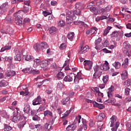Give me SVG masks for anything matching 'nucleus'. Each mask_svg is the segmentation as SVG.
<instances>
[{
    "label": "nucleus",
    "mask_w": 131,
    "mask_h": 131,
    "mask_svg": "<svg viewBox=\"0 0 131 131\" xmlns=\"http://www.w3.org/2000/svg\"><path fill=\"white\" fill-rule=\"evenodd\" d=\"M33 48L35 51H43L47 49H49V45L46 42H42L39 44H35Z\"/></svg>",
    "instance_id": "f257e3e1"
},
{
    "label": "nucleus",
    "mask_w": 131,
    "mask_h": 131,
    "mask_svg": "<svg viewBox=\"0 0 131 131\" xmlns=\"http://www.w3.org/2000/svg\"><path fill=\"white\" fill-rule=\"evenodd\" d=\"M73 19H75L74 13L72 11H70L67 14L66 23L67 24H71L73 22Z\"/></svg>",
    "instance_id": "f03ea898"
},
{
    "label": "nucleus",
    "mask_w": 131,
    "mask_h": 131,
    "mask_svg": "<svg viewBox=\"0 0 131 131\" xmlns=\"http://www.w3.org/2000/svg\"><path fill=\"white\" fill-rule=\"evenodd\" d=\"M94 70L95 73L93 75V78L94 79H97V78H100L101 77V75H102V72L100 71L99 69V67L98 66H96L94 67Z\"/></svg>",
    "instance_id": "7ed1b4c3"
},
{
    "label": "nucleus",
    "mask_w": 131,
    "mask_h": 131,
    "mask_svg": "<svg viewBox=\"0 0 131 131\" xmlns=\"http://www.w3.org/2000/svg\"><path fill=\"white\" fill-rule=\"evenodd\" d=\"M17 113L18 112H14L13 113L12 120L13 122H17V121H19V120H21L22 119V116L20 115V114Z\"/></svg>",
    "instance_id": "20e7f679"
},
{
    "label": "nucleus",
    "mask_w": 131,
    "mask_h": 131,
    "mask_svg": "<svg viewBox=\"0 0 131 131\" xmlns=\"http://www.w3.org/2000/svg\"><path fill=\"white\" fill-rule=\"evenodd\" d=\"M83 64L86 70H91L93 67V61L91 60H85L83 62Z\"/></svg>",
    "instance_id": "39448f33"
},
{
    "label": "nucleus",
    "mask_w": 131,
    "mask_h": 131,
    "mask_svg": "<svg viewBox=\"0 0 131 131\" xmlns=\"http://www.w3.org/2000/svg\"><path fill=\"white\" fill-rule=\"evenodd\" d=\"M44 116H50V118L52 119V121H54L56 119V116L53 115V113L49 110L44 111L43 112Z\"/></svg>",
    "instance_id": "423d86ee"
},
{
    "label": "nucleus",
    "mask_w": 131,
    "mask_h": 131,
    "mask_svg": "<svg viewBox=\"0 0 131 131\" xmlns=\"http://www.w3.org/2000/svg\"><path fill=\"white\" fill-rule=\"evenodd\" d=\"M12 49V42H9L5 47H3L0 52L2 53L5 51H9Z\"/></svg>",
    "instance_id": "0eeeda50"
},
{
    "label": "nucleus",
    "mask_w": 131,
    "mask_h": 131,
    "mask_svg": "<svg viewBox=\"0 0 131 131\" xmlns=\"http://www.w3.org/2000/svg\"><path fill=\"white\" fill-rule=\"evenodd\" d=\"M120 36V32L115 31L111 34V37L114 39H117Z\"/></svg>",
    "instance_id": "6e6552de"
},
{
    "label": "nucleus",
    "mask_w": 131,
    "mask_h": 131,
    "mask_svg": "<svg viewBox=\"0 0 131 131\" xmlns=\"http://www.w3.org/2000/svg\"><path fill=\"white\" fill-rule=\"evenodd\" d=\"M61 103L62 105L69 106L70 105V97H67L66 98L62 99Z\"/></svg>",
    "instance_id": "1a4fd4ad"
},
{
    "label": "nucleus",
    "mask_w": 131,
    "mask_h": 131,
    "mask_svg": "<svg viewBox=\"0 0 131 131\" xmlns=\"http://www.w3.org/2000/svg\"><path fill=\"white\" fill-rule=\"evenodd\" d=\"M116 119L117 117L116 116H113L111 118H110V121L109 122L110 126L111 127H113L115 125L114 124L116 122Z\"/></svg>",
    "instance_id": "9d476101"
},
{
    "label": "nucleus",
    "mask_w": 131,
    "mask_h": 131,
    "mask_svg": "<svg viewBox=\"0 0 131 131\" xmlns=\"http://www.w3.org/2000/svg\"><path fill=\"white\" fill-rule=\"evenodd\" d=\"M40 103H41V97L39 96L37 97V98L33 100L32 104L34 106H35L36 105H39V104H40Z\"/></svg>",
    "instance_id": "9b49d317"
},
{
    "label": "nucleus",
    "mask_w": 131,
    "mask_h": 131,
    "mask_svg": "<svg viewBox=\"0 0 131 131\" xmlns=\"http://www.w3.org/2000/svg\"><path fill=\"white\" fill-rule=\"evenodd\" d=\"M76 127H77V126L76 124L72 123L71 125H69L67 128V130L68 131H73L75 130L76 129Z\"/></svg>",
    "instance_id": "f8f14e48"
},
{
    "label": "nucleus",
    "mask_w": 131,
    "mask_h": 131,
    "mask_svg": "<svg viewBox=\"0 0 131 131\" xmlns=\"http://www.w3.org/2000/svg\"><path fill=\"white\" fill-rule=\"evenodd\" d=\"M88 50H89V46H85L84 47H81V49L79 51V53L81 55V54H85L86 52H88Z\"/></svg>",
    "instance_id": "ddd939ff"
},
{
    "label": "nucleus",
    "mask_w": 131,
    "mask_h": 131,
    "mask_svg": "<svg viewBox=\"0 0 131 131\" xmlns=\"http://www.w3.org/2000/svg\"><path fill=\"white\" fill-rule=\"evenodd\" d=\"M101 41H102V38H98L97 40H96L95 42V45L96 46L95 49L96 50H99L100 49V43H101Z\"/></svg>",
    "instance_id": "4468645a"
},
{
    "label": "nucleus",
    "mask_w": 131,
    "mask_h": 131,
    "mask_svg": "<svg viewBox=\"0 0 131 131\" xmlns=\"http://www.w3.org/2000/svg\"><path fill=\"white\" fill-rule=\"evenodd\" d=\"M87 9H90V10L91 12H93L95 15L98 14V9L95 7H93V6H87Z\"/></svg>",
    "instance_id": "2eb2a0df"
},
{
    "label": "nucleus",
    "mask_w": 131,
    "mask_h": 131,
    "mask_svg": "<svg viewBox=\"0 0 131 131\" xmlns=\"http://www.w3.org/2000/svg\"><path fill=\"white\" fill-rule=\"evenodd\" d=\"M123 47L124 49H125L126 52L128 53V51H129V49H131V46L127 43V42H124L123 43Z\"/></svg>",
    "instance_id": "dca6fc26"
},
{
    "label": "nucleus",
    "mask_w": 131,
    "mask_h": 131,
    "mask_svg": "<svg viewBox=\"0 0 131 131\" xmlns=\"http://www.w3.org/2000/svg\"><path fill=\"white\" fill-rule=\"evenodd\" d=\"M24 112H25V113H27V114H28V113L30 112V105H29L28 103H26V104H25Z\"/></svg>",
    "instance_id": "f3484780"
},
{
    "label": "nucleus",
    "mask_w": 131,
    "mask_h": 131,
    "mask_svg": "<svg viewBox=\"0 0 131 131\" xmlns=\"http://www.w3.org/2000/svg\"><path fill=\"white\" fill-rule=\"evenodd\" d=\"M6 75L8 76V77L14 76V75H16V72L11 70L8 71L6 72Z\"/></svg>",
    "instance_id": "a211bd4d"
},
{
    "label": "nucleus",
    "mask_w": 131,
    "mask_h": 131,
    "mask_svg": "<svg viewBox=\"0 0 131 131\" xmlns=\"http://www.w3.org/2000/svg\"><path fill=\"white\" fill-rule=\"evenodd\" d=\"M6 32L7 34H13V33H14V29L9 26H8L6 27Z\"/></svg>",
    "instance_id": "6ab92c4d"
},
{
    "label": "nucleus",
    "mask_w": 131,
    "mask_h": 131,
    "mask_svg": "<svg viewBox=\"0 0 131 131\" xmlns=\"http://www.w3.org/2000/svg\"><path fill=\"white\" fill-rule=\"evenodd\" d=\"M58 31V29H56V27H51L49 31V32L50 33V34H55V33H56V32Z\"/></svg>",
    "instance_id": "aec40b11"
},
{
    "label": "nucleus",
    "mask_w": 131,
    "mask_h": 131,
    "mask_svg": "<svg viewBox=\"0 0 131 131\" xmlns=\"http://www.w3.org/2000/svg\"><path fill=\"white\" fill-rule=\"evenodd\" d=\"M80 119H81V116L79 115L76 117V119L74 120V122H73V124H79V123H80Z\"/></svg>",
    "instance_id": "412c9836"
},
{
    "label": "nucleus",
    "mask_w": 131,
    "mask_h": 131,
    "mask_svg": "<svg viewBox=\"0 0 131 131\" xmlns=\"http://www.w3.org/2000/svg\"><path fill=\"white\" fill-rule=\"evenodd\" d=\"M105 114L101 113L97 116V120H98V121H102V120H104V119L105 118Z\"/></svg>",
    "instance_id": "4be33fe9"
},
{
    "label": "nucleus",
    "mask_w": 131,
    "mask_h": 131,
    "mask_svg": "<svg viewBox=\"0 0 131 131\" xmlns=\"http://www.w3.org/2000/svg\"><path fill=\"white\" fill-rule=\"evenodd\" d=\"M93 105L94 107H98L99 109H104V108H105V106H104V105L102 104H99L97 102H94Z\"/></svg>",
    "instance_id": "5701e85b"
},
{
    "label": "nucleus",
    "mask_w": 131,
    "mask_h": 131,
    "mask_svg": "<svg viewBox=\"0 0 131 131\" xmlns=\"http://www.w3.org/2000/svg\"><path fill=\"white\" fill-rule=\"evenodd\" d=\"M74 35H75L74 32H69L67 35L68 39L72 41L73 38H74Z\"/></svg>",
    "instance_id": "b1692460"
},
{
    "label": "nucleus",
    "mask_w": 131,
    "mask_h": 131,
    "mask_svg": "<svg viewBox=\"0 0 131 131\" xmlns=\"http://www.w3.org/2000/svg\"><path fill=\"white\" fill-rule=\"evenodd\" d=\"M13 23V20H12V16H8L5 18V23L7 24H11Z\"/></svg>",
    "instance_id": "393cba45"
},
{
    "label": "nucleus",
    "mask_w": 131,
    "mask_h": 131,
    "mask_svg": "<svg viewBox=\"0 0 131 131\" xmlns=\"http://www.w3.org/2000/svg\"><path fill=\"white\" fill-rule=\"evenodd\" d=\"M20 95L22 96H28V95H29V92H28V89L20 90Z\"/></svg>",
    "instance_id": "a878e982"
},
{
    "label": "nucleus",
    "mask_w": 131,
    "mask_h": 131,
    "mask_svg": "<svg viewBox=\"0 0 131 131\" xmlns=\"http://www.w3.org/2000/svg\"><path fill=\"white\" fill-rule=\"evenodd\" d=\"M113 66L115 67L116 69H119L121 66V63H120V62L119 61H116L113 63Z\"/></svg>",
    "instance_id": "bb28decb"
},
{
    "label": "nucleus",
    "mask_w": 131,
    "mask_h": 131,
    "mask_svg": "<svg viewBox=\"0 0 131 131\" xmlns=\"http://www.w3.org/2000/svg\"><path fill=\"white\" fill-rule=\"evenodd\" d=\"M63 80L66 82H71V81H72V80H73V78H72V77H71L70 76L68 75L64 77V78H63Z\"/></svg>",
    "instance_id": "cd10ccee"
},
{
    "label": "nucleus",
    "mask_w": 131,
    "mask_h": 131,
    "mask_svg": "<svg viewBox=\"0 0 131 131\" xmlns=\"http://www.w3.org/2000/svg\"><path fill=\"white\" fill-rule=\"evenodd\" d=\"M109 69H110L109 63H108V61H105L104 64H103V71H107V70H109Z\"/></svg>",
    "instance_id": "c85d7f7f"
},
{
    "label": "nucleus",
    "mask_w": 131,
    "mask_h": 131,
    "mask_svg": "<svg viewBox=\"0 0 131 131\" xmlns=\"http://www.w3.org/2000/svg\"><path fill=\"white\" fill-rule=\"evenodd\" d=\"M121 77L122 79H127L128 76H127V71L126 70H125L123 71L122 73L121 74Z\"/></svg>",
    "instance_id": "c756f323"
},
{
    "label": "nucleus",
    "mask_w": 131,
    "mask_h": 131,
    "mask_svg": "<svg viewBox=\"0 0 131 131\" xmlns=\"http://www.w3.org/2000/svg\"><path fill=\"white\" fill-rule=\"evenodd\" d=\"M56 77L58 78V79H63L64 78V73H63L62 72H58L57 74Z\"/></svg>",
    "instance_id": "7c9ffc66"
},
{
    "label": "nucleus",
    "mask_w": 131,
    "mask_h": 131,
    "mask_svg": "<svg viewBox=\"0 0 131 131\" xmlns=\"http://www.w3.org/2000/svg\"><path fill=\"white\" fill-rule=\"evenodd\" d=\"M82 9H76L74 11H72L74 13V17H75V15H77L78 16H80L81 15V10Z\"/></svg>",
    "instance_id": "2f4dec72"
},
{
    "label": "nucleus",
    "mask_w": 131,
    "mask_h": 131,
    "mask_svg": "<svg viewBox=\"0 0 131 131\" xmlns=\"http://www.w3.org/2000/svg\"><path fill=\"white\" fill-rule=\"evenodd\" d=\"M108 80H109V76L105 75L103 76L102 81L103 82V83H104V84H106L107 82H108Z\"/></svg>",
    "instance_id": "473e14b6"
},
{
    "label": "nucleus",
    "mask_w": 131,
    "mask_h": 131,
    "mask_svg": "<svg viewBox=\"0 0 131 131\" xmlns=\"http://www.w3.org/2000/svg\"><path fill=\"white\" fill-rule=\"evenodd\" d=\"M1 8L3 9L4 11H7V9H9V5L8 3H4L1 6Z\"/></svg>",
    "instance_id": "72a5a7b5"
},
{
    "label": "nucleus",
    "mask_w": 131,
    "mask_h": 131,
    "mask_svg": "<svg viewBox=\"0 0 131 131\" xmlns=\"http://www.w3.org/2000/svg\"><path fill=\"white\" fill-rule=\"evenodd\" d=\"M119 124H120V123L119 122H116V124H115V126L113 128H111L112 131H116L117 130V128L119 127Z\"/></svg>",
    "instance_id": "f704fd0d"
},
{
    "label": "nucleus",
    "mask_w": 131,
    "mask_h": 131,
    "mask_svg": "<svg viewBox=\"0 0 131 131\" xmlns=\"http://www.w3.org/2000/svg\"><path fill=\"white\" fill-rule=\"evenodd\" d=\"M64 88V84L60 81L58 82L57 85V89L58 90H61Z\"/></svg>",
    "instance_id": "c9c22d12"
},
{
    "label": "nucleus",
    "mask_w": 131,
    "mask_h": 131,
    "mask_svg": "<svg viewBox=\"0 0 131 131\" xmlns=\"http://www.w3.org/2000/svg\"><path fill=\"white\" fill-rule=\"evenodd\" d=\"M111 29H112V27L108 26L107 27L104 31L103 33V35H107L108 33V32H110V30H111Z\"/></svg>",
    "instance_id": "e433bc0d"
},
{
    "label": "nucleus",
    "mask_w": 131,
    "mask_h": 131,
    "mask_svg": "<svg viewBox=\"0 0 131 131\" xmlns=\"http://www.w3.org/2000/svg\"><path fill=\"white\" fill-rule=\"evenodd\" d=\"M110 11H111V6H107L105 8L101 9V11L103 12V13H107L110 12Z\"/></svg>",
    "instance_id": "4c0bfd02"
},
{
    "label": "nucleus",
    "mask_w": 131,
    "mask_h": 131,
    "mask_svg": "<svg viewBox=\"0 0 131 131\" xmlns=\"http://www.w3.org/2000/svg\"><path fill=\"white\" fill-rule=\"evenodd\" d=\"M4 130L5 131L12 130V127H11V126L7 124H4Z\"/></svg>",
    "instance_id": "58836bf2"
},
{
    "label": "nucleus",
    "mask_w": 131,
    "mask_h": 131,
    "mask_svg": "<svg viewBox=\"0 0 131 131\" xmlns=\"http://www.w3.org/2000/svg\"><path fill=\"white\" fill-rule=\"evenodd\" d=\"M82 122L83 125V128L84 130H86L88 129V125H86V120L84 119H82Z\"/></svg>",
    "instance_id": "ea45409f"
},
{
    "label": "nucleus",
    "mask_w": 131,
    "mask_h": 131,
    "mask_svg": "<svg viewBox=\"0 0 131 131\" xmlns=\"http://www.w3.org/2000/svg\"><path fill=\"white\" fill-rule=\"evenodd\" d=\"M25 124H26V121H23L18 123V127H19V128H22L23 127H24Z\"/></svg>",
    "instance_id": "a19ab883"
},
{
    "label": "nucleus",
    "mask_w": 131,
    "mask_h": 131,
    "mask_svg": "<svg viewBox=\"0 0 131 131\" xmlns=\"http://www.w3.org/2000/svg\"><path fill=\"white\" fill-rule=\"evenodd\" d=\"M8 85V82L6 81H2L0 82V88H3Z\"/></svg>",
    "instance_id": "79ce46f5"
},
{
    "label": "nucleus",
    "mask_w": 131,
    "mask_h": 131,
    "mask_svg": "<svg viewBox=\"0 0 131 131\" xmlns=\"http://www.w3.org/2000/svg\"><path fill=\"white\" fill-rule=\"evenodd\" d=\"M62 95L63 96H64V95H67V96H69V97H70V98H72V97H73V96H74V92H71L70 93L66 92H63L62 93Z\"/></svg>",
    "instance_id": "37998d69"
},
{
    "label": "nucleus",
    "mask_w": 131,
    "mask_h": 131,
    "mask_svg": "<svg viewBox=\"0 0 131 131\" xmlns=\"http://www.w3.org/2000/svg\"><path fill=\"white\" fill-rule=\"evenodd\" d=\"M103 125H104V124H103V123L98 122V123L97 130L98 131L102 130V128L103 127Z\"/></svg>",
    "instance_id": "c03bdc74"
},
{
    "label": "nucleus",
    "mask_w": 131,
    "mask_h": 131,
    "mask_svg": "<svg viewBox=\"0 0 131 131\" xmlns=\"http://www.w3.org/2000/svg\"><path fill=\"white\" fill-rule=\"evenodd\" d=\"M41 64L42 67H47L48 66L49 64H50V62H49L48 60H43Z\"/></svg>",
    "instance_id": "a18cd8bd"
},
{
    "label": "nucleus",
    "mask_w": 131,
    "mask_h": 131,
    "mask_svg": "<svg viewBox=\"0 0 131 131\" xmlns=\"http://www.w3.org/2000/svg\"><path fill=\"white\" fill-rule=\"evenodd\" d=\"M52 128V125L46 123L45 125V129H46V130H51V128Z\"/></svg>",
    "instance_id": "49530a36"
},
{
    "label": "nucleus",
    "mask_w": 131,
    "mask_h": 131,
    "mask_svg": "<svg viewBox=\"0 0 131 131\" xmlns=\"http://www.w3.org/2000/svg\"><path fill=\"white\" fill-rule=\"evenodd\" d=\"M124 85L126 88L127 86H129V85H131V80L129 79H128L127 80L125 81L124 82Z\"/></svg>",
    "instance_id": "de8ad7c7"
},
{
    "label": "nucleus",
    "mask_w": 131,
    "mask_h": 131,
    "mask_svg": "<svg viewBox=\"0 0 131 131\" xmlns=\"http://www.w3.org/2000/svg\"><path fill=\"white\" fill-rule=\"evenodd\" d=\"M25 59L26 60V61H32L33 60V58L32 57V56H31L29 55H27L25 56Z\"/></svg>",
    "instance_id": "09e8293b"
},
{
    "label": "nucleus",
    "mask_w": 131,
    "mask_h": 131,
    "mask_svg": "<svg viewBox=\"0 0 131 131\" xmlns=\"http://www.w3.org/2000/svg\"><path fill=\"white\" fill-rule=\"evenodd\" d=\"M14 61L20 62L21 61V56L19 54H17L14 56Z\"/></svg>",
    "instance_id": "8fccbe9b"
},
{
    "label": "nucleus",
    "mask_w": 131,
    "mask_h": 131,
    "mask_svg": "<svg viewBox=\"0 0 131 131\" xmlns=\"http://www.w3.org/2000/svg\"><path fill=\"white\" fill-rule=\"evenodd\" d=\"M114 90H115V88H114V86L112 85L110 88L107 90V93L112 94L113 92H114Z\"/></svg>",
    "instance_id": "3c124183"
},
{
    "label": "nucleus",
    "mask_w": 131,
    "mask_h": 131,
    "mask_svg": "<svg viewBox=\"0 0 131 131\" xmlns=\"http://www.w3.org/2000/svg\"><path fill=\"white\" fill-rule=\"evenodd\" d=\"M22 72L24 73H31V70L30 68H27L25 69L22 70Z\"/></svg>",
    "instance_id": "603ef678"
},
{
    "label": "nucleus",
    "mask_w": 131,
    "mask_h": 131,
    "mask_svg": "<svg viewBox=\"0 0 131 131\" xmlns=\"http://www.w3.org/2000/svg\"><path fill=\"white\" fill-rule=\"evenodd\" d=\"M75 9H79V10H82L83 9V7H82L80 4L78 3H76L75 4Z\"/></svg>",
    "instance_id": "864d4df0"
},
{
    "label": "nucleus",
    "mask_w": 131,
    "mask_h": 131,
    "mask_svg": "<svg viewBox=\"0 0 131 131\" xmlns=\"http://www.w3.org/2000/svg\"><path fill=\"white\" fill-rule=\"evenodd\" d=\"M19 20H23V18L20 15H17L15 17V23H18V21Z\"/></svg>",
    "instance_id": "5fc2aeb1"
},
{
    "label": "nucleus",
    "mask_w": 131,
    "mask_h": 131,
    "mask_svg": "<svg viewBox=\"0 0 131 131\" xmlns=\"http://www.w3.org/2000/svg\"><path fill=\"white\" fill-rule=\"evenodd\" d=\"M31 73L34 75H36L37 74H39L40 72L38 70H31Z\"/></svg>",
    "instance_id": "6e6d98bb"
},
{
    "label": "nucleus",
    "mask_w": 131,
    "mask_h": 131,
    "mask_svg": "<svg viewBox=\"0 0 131 131\" xmlns=\"http://www.w3.org/2000/svg\"><path fill=\"white\" fill-rule=\"evenodd\" d=\"M58 26L62 27V26H65V21H64L63 20H60L58 23Z\"/></svg>",
    "instance_id": "4d7b16f0"
},
{
    "label": "nucleus",
    "mask_w": 131,
    "mask_h": 131,
    "mask_svg": "<svg viewBox=\"0 0 131 131\" xmlns=\"http://www.w3.org/2000/svg\"><path fill=\"white\" fill-rule=\"evenodd\" d=\"M6 61H8L10 63H12L13 62V57L9 56V57H5Z\"/></svg>",
    "instance_id": "13d9d810"
},
{
    "label": "nucleus",
    "mask_w": 131,
    "mask_h": 131,
    "mask_svg": "<svg viewBox=\"0 0 131 131\" xmlns=\"http://www.w3.org/2000/svg\"><path fill=\"white\" fill-rule=\"evenodd\" d=\"M127 131H131V124L129 122H127L126 124Z\"/></svg>",
    "instance_id": "bf43d9fd"
},
{
    "label": "nucleus",
    "mask_w": 131,
    "mask_h": 131,
    "mask_svg": "<svg viewBox=\"0 0 131 131\" xmlns=\"http://www.w3.org/2000/svg\"><path fill=\"white\" fill-rule=\"evenodd\" d=\"M130 92V89L128 88H126L125 89V95L126 96H128V95H129V92Z\"/></svg>",
    "instance_id": "052dcab7"
},
{
    "label": "nucleus",
    "mask_w": 131,
    "mask_h": 131,
    "mask_svg": "<svg viewBox=\"0 0 131 131\" xmlns=\"http://www.w3.org/2000/svg\"><path fill=\"white\" fill-rule=\"evenodd\" d=\"M71 113V110H70L69 111H67L66 113H64L63 115V118H64V117H67V116H68V115H69V114H70Z\"/></svg>",
    "instance_id": "680f3d73"
},
{
    "label": "nucleus",
    "mask_w": 131,
    "mask_h": 131,
    "mask_svg": "<svg viewBox=\"0 0 131 131\" xmlns=\"http://www.w3.org/2000/svg\"><path fill=\"white\" fill-rule=\"evenodd\" d=\"M89 124L90 127H93V126L95 125V123L94 122V121L93 120H90Z\"/></svg>",
    "instance_id": "e2e57ef3"
},
{
    "label": "nucleus",
    "mask_w": 131,
    "mask_h": 131,
    "mask_svg": "<svg viewBox=\"0 0 131 131\" xmlns=\"http://www.w3.org/2000/svg\"><path fill=\"white\" fill-rule=\"evenodd\" d=\"M20 91H23L24 90H27V86L26 85H22L19 87Z\"/></svg>",
    "instance_id": "0e129e2a"
},
{
    "label": "nucleus",
    "mask_w": 131,
    "mask_h": 131,
    "mask_svg": "<svg viewBox=\"0 0 131 131\" xmlns=\"http://www.w3.org/2000/svg\"><path fill=\"white\" fill-rule=\"evenodd\" d=\"M91 31V34H94V33H97V28H92L90 29Z\"/></svg>",
    "instance_id": "69168bd1"
},
{
    "label": "nucleus",
    "mask_w": 131,
    "mask_h": 131,
    "mask_svg": "<svg viewBox=\"0 0 131 131\" xmlns=\"http://www.w3.org/2000/svg\"><path fill=\"white\" fill-rule=\"evenodd\" d=\"M110 100H108L107 102L108 103H116V99L115 98H113L112 97V98H110Z\"/></svg>",
    "instance_id": "338daca9"
},
{
    "label": "nucleus",
    "mask_w": 131,
    "mask_h": 131,
    "mask_svg": "<svg viewBox=\"0 0 131 131\" xmlns=\"http://www.w3.org/2000/svg\"><path fill=\"white\" fill-rule=\"evenodd\" d=\"M60 50H65L66 49V45L64 43H62L59 47Z\"/></svg>",
    "instance_id": "774afa93"
}]
</instances>
